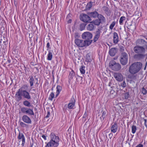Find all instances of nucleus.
<instances>
[{
	"instance_id": "obj_10",
	"label": "nucleus",
	"mask_w": 147,
	"mask_h": 147,
	"mask_svg": "<svg viewBox=\"0 0 147 147\" xmlns=\"http://www.w3.org/2000/svg\"><path fill=\"white\" fill-rule=\"evenodd\" d=\"M76 100L74 98H71L69 103L67 104V108L69 109H73L74 108Z\"/></svg>"
},
{
	"instance_id": "obj_16",
	"label": "nucleus",
	"mask_w": 147,
	"mask_h": 147,
	"mask_svg": "<svg viewBox=\"0 0 147 147\" xmlns=\"http://www.w3.org/2000/svg\"><path fill=\"white\" fill-rule=\"evenodd\" d=\"M111 131L113 133H116L118 130V126L116 122L114 123L111 127Z\"/></svg>"
},
{
	"instance_id": "obj_50",
	"label": "nucleus",
	"mask_w": 147,
	"mask_h": 147,
	"mask_svg": "<svg viewBox=\"0 0 147 147\" xmlns=\"http://www.w3.org/2000/svg\"><path fill=\"white\" fill-rule=\"evenodd\" d=\"M42 137L45 140H47V136L43 135H42Z\"/></svg>"
},
{
	"instance_id": "obj_29",
	"label": "nucleus",
	"mask_w": 147,
	"mask_h": 147,
	"mask_svg": "<svg viewBox=\"0 0 147 147\" xmlns=\"http://www.w3.org/2000/svg\"><path fill=\"white\" fill-rule=\"evenodd\" d=\"M85 67L84 65H82L80 68V73L82 74H84L85 72Z\"/></svg>"
},
{
	"instance_id": "obj_39",
	"label": "nucleus",
	"mask_w": 147,
	"mask_h": 147,
	"mask_svg": "<svg viewBox=\"0 0 147 147\" xmlns=\"http://www.w3.org/2000/svg\"><path fill=\"white\" fill-rule=\"evenodd\" d=\"M125 98V99H127L130 96L129 93L128 92L125 93L124 94Z\"/></svg>"
},
{
	"instance_id": "obj_9",
	"label": "nucleus",
	"mask_w": 147,
	"mask_h": 147,
	"mask_svg": "<svg viewBox=\"0 0 147 147\" xmlns=\"http://www.w3.org/2000/svg\"><path fill=\"white\" fill-rule=\"evenodd\" d=\"M136 43L138 45L143 47L145 49L147 48V42L143 39H138L136 40Z\"/></svg>"
},
{
	"instance_id": "obj_13",
	"label": "nucleus",
	"mask_w": 147,
	"mask_h": 147,
	"mask_svg": "<svg viewBox=\"0 0 147 147\" xmlns=\"http://www.w3.org/2000/svg\"><path fill=\"white\" fill-rule=\"evenodd\" d=\"M17 138L19 140V142H20V140L21 139L22 140V145L23 146H24L25 144V138L24 135L22 133L19 132Z\"/></svg>"
},
{
	"instance_id": "obj_5",
	"label": "nucleus",
	"mask_w": 147,
	"mask_h": 147,
	"mask_svg": "<svg viewBox=\"0 0 147 147\" xmlns=\"http://www.w3.org/2000/svg\"><path fill=\"white\" fill-rule=\"evenodd\" d=\"M75 42L76 44L79 47H86L91 44L92 41L84 40L77 38L75 40Z\"/></svg>"
},
{
	"instance_id": "obj_47",
	"label": "nucleus",
	"mask_w": 147,
	"mask_h": 147,
	"mask_svg": "<svg viewBox=\"0 0 147 147\" xmlns=\"http://www.w3.org/2000/svg\"><path fill=\"white\" fill-rule=\"evenodd\" d=\"M46 47L48 49H50L51 48L50 47V44L49 42H48L47 43Z\"/></svg>"
},
{
	"instance_id": "obj_12",
	"label": "nucleus",
	"mask_w": 147,
	"mask_h": 147,
	"mask_svg": "<svg viewBox=\"0 0 147 147\" xmlns=\"http://www.w3.org/2000/svg\"><path fill=\"white\" fill-rule=\"evenodd\" d=\"M81 20L85 22H90L91 20L88 15L86 14H84L80 18Z\"/></svg>"
},
{
	"instance_id": "obj_43",
	"label": "nucleus",
	"mask_w": 147,
	"mask_h": 147,
	"mask_svg": "<svg viewBox=\"0 0 147 147\" xmlns=\"http://www.w3.org/2000/svg\"><path fill=\"white\" fill-rule=\"evenodd\" d=\"M142 92L144 95H145L146 94L147 91L144 87H143L142 88Z\"/></svg>"
},
{
	"instance_id": "obj_55",
	"label": "nucleus",
	"mask_w": 147,
	"mask_h": 147,
	"mask_svg": "<svg viewBox=\"0 0 147 147\" xmlns=\"http://www.w3.org/2000/svg\"><path fill=\"white\" fill-rule=\"evenodd\" d=\"M7 61L9 63L11 62V60L9 59H8Z\"/></svg>"
},
{
	"instance_id": "obj_49",
	"label": "nucleus",
	"mask_w": 147,
	"mask_h": 147,
	"mask_svg": "<svg viewBox=\"0 0 147 147\" xmlns=\"http://www.w3.org/2000/svg\"><path fill=\"white\" fill-rule=\"evenodd\" d=\"M74 36L75 38H78L79 37V36L78 35V34L77 33H75Z\"/></svg>"
},
{
	"instance_id": "obj_60",
	"label": "nucleus",
	"mask_w": 147,
	"mask_h": 147,
	"mask_svg": "<svg viewBox=\"0 0 147 147\" xmlns=\"http://www.w3.org/2000/svg\"><path fill=\"white\" fill-rule=\"evenodd\" d=\"M52 0H50L51 1H52Z\"/></svg>"
},
{
	"instance_id": "obj_59",
	"label": "nucleus",
	"mask_w": 147,
	"mask_h": 147,
	"mask_svg": "<svg viewBox=\"0 0 147 147\" xmlns=\"http://www.w3.org/2000/svg\"><path fill=\"white\" fill-rule=\"evenodd\" d=\"M134 136V135H132V137H131V138H133V137Z\"/></svg>"
},
{
	"instance_id": "obj_54",
	"label": "nucleus",
	"mask_w": 147,
	"mask_h": 147,
	"mask_svg": "<svg viewBox=\"0 0 147 147\" xmlns=\"http://www.w3.org/2000/svg\"><path fill=\"white\" fill-rule=\"evenodd\" d=\"M112 83L111 82H109V84H108L109 86H111V88H112Z\"/></svg>"
},
{
	"instance_id": "obj_6",
	"label": "nucleus",
	"mask_w": 147,
	"mask_h": 147,
	"mask_svg": "<svg viewBox=\"0 0 147 147\" xmlns=\"http://www.w3.org/2000/svg\"><path fill=\"white\" fill-rule=\"evenodd\" d=\"M128 57V54L125 52H123L121 54L120 57V62L123 65H125L127 63Z\"/></svg>"
},
{
	"instance_id": "obj_17",
	"label": "nucleus",
	"mask_w": 147,
	"mask_h": 147,
	"mask_svg": "<svg viewBox=\"0 0 147 147\" xmlns=\"http://www.w3.org/2000/svg\"><path fill=\"white\" fill-rule=\"evenodd\" d=\"M113 41L114 44H117L119 41V37L118 34L116 32L113 33Z\"/></svg>"
},
{
	"instance_id": "obj_36",
	"label": "nucleus",
	"mask_w": 147,
	"mask_h": 147,
	"mask_svg": "<svg viewBox=\"0 0 147 147\" xmlns=\"http://www.w3.org/2000/svg\"><path fill=\"white\" fill-rule=\"evenodd\" d=\"M115 22H113L110 24L109 26V28L111 30H112L115 25Z\"/></svg>"
},
{
	"instance_id": "obj_3",
	"label": "nucleus",
	"mask_w": 147,
	"mask_h": 147,
	"mask_svg": "<svg viewBox=\"0 0 147 147\" xmlns=\"http://www.w3.org/2000/svg\"><path fill=\"white\" fill-rule=\"evenodd\" d=\"M51 140L47 143L45 147H57L59 145V138L56 136L53 133H51L50 135Z\"/></svg>"
},
{
	"instance_id": "obj_46",
	"label": "nucleus",
	"mask_w": 147,
	"mask_h": 147,
	"mask_svg": "<svg viewBox=\"0 0 147 147\" xmlns=\"http://www.w3.org/2000/svg\"><path fill=\"white\" fill-rule=\"evenodd\" d=\"M67 108V104H66L63 107V109L64 111H66Z\"/></svg>"
},
{
	"instance_id": "obj_1",
	"label": "nucleus",
	"mask_w": 147,
	"mask_h": 147,
	"mask_svg": "<svg viewBox=\"0 0 147 147\" xmlns=\"http://www.w3.org/2000/svg\"><path fill=\"white\" fill-rule=\"evenodd\" d=\"M28 88V86L27 85L24 84L18 90L15 95L17 101L21 100L22 97L27 100L31 98L30 93L26 90Z\"/></svg>"
},
{
	"instance_id": "obj_11",
	"label": "nucleus",
	"mask_w": 147,
	"mask_h": 147,
	"mask_svg": "<svg viewBox=\"0 0 147 147\" xmlns=\"http://www.w3.org/2000/svg\"><path fill=\"white\" fill-rule=\"evenodd\" d=\"M114 77L115 79L118 81L121 82L123 80L122 75L119 73H115L113 74Z\"/></svg>"
},
{
	"instance_id": "obj_30",
	"label": "nucleus",
	"mask_w": 147,
	"mask_h": 147,
	"mask_svg": "<svg viewBox=\"0 0 147 147\" xmlns=\"http://www.w3.org/2000/svg\"><path fill=\"white\" fill-rule=\"evenodd\" d=\"M93 22V24L97 26H98L100 25V23H101L100 22V21L98 19L95 20L92 22Z\"/></svg>"
},
{
	"instance_id": "obj_4",
	"label": "nucleus",
	"mask_w": 147,
	"mask_h": 147,
	"mask_svg": "<svg viewBox=\"0 0 147 147\" xmlns=\"http://www.w3.org/2000/svg\"><path fill=\"white\" fill-rule=\"evenodd\" d=\"M142 66V63L138 62L131 64L129 68V73L131 74H135L138 73L141 69Z\"/></svg>"
},
{
	"instance_id": "obj_56",
	"label": "nucleus",
	"mask_w": 147,
	"mask_h": 147,
	"mask_svg": "<svg viewBox=\"0 0 147 147\" xmlns=\"http://www.w3.org/2000/svg\"><path fill=\"white\" fill-rule=\"evenodd\" d=\"M71 20H69L68 21V23H71Z\"/></svg>"
},
{
	"instance_id": "obj_37",
	"label": "nucleus",
	"mask_w": 147,
	"mask_h": 147,
	"mask_svg": "<svg viewBox=\"0 0 147 147\" xmlns=\"http://www.w3.org/2000/svg\"><path fill=\"white\" fill-rule=\"evenodd\" d=\"M54 94L53 93L51 92V94H50L49 97V100H52L53 98H54Z\"/></svg>"
},
{
	"instance_id": "obj_24",
	"label": "nucleus",
	"mask_w": 147,
	"mask_h": 147,
	"mask_svg": "<svg viewBox=\"0 0 147 147\" xmlns=\"http://www.w3.org/2000/svg\"><path fill=\"white\" fill-rule=\"evenodd\" d=\"M116 52L115 48H111L109 51V53L111 56H113L115 55Z\"/></svg>"
},
{
	"instance_id": "obj_26",
	"label": "nucleus",
	"mask_w": 147,
	"mask_h": 147,
	"mask_svg": "<svg viewBox=\"0 0 147 147\" xmlns=\"http://www.w3.org/2000/svg\"><path fill=\"white\" fill-rule=\"evenodd\" d=\"M56 88V96H57L61 91L62 88L61 86L59 85L57 86Z\"/></svg>"
},
{
	"instance_id": "obj_44",
	"label": "nucleus",
	"mask_w": 147,
	"mask_h": 147,
	"mask_svg": "<svg viewBox=\"0 0 147 147\" xmlns=\"http://www.w3.org/2000/svg\"><path fill=\"white\" fill-rule=\"evenodd\" d=\"M20 125L22 127H27L28 125L24 123L21 122L20 123Z\"/></svg>"
},
{
	"instance_id": "obj_19",
	"label": "nucleus",
	"mask_w": 147,
	"mask_h": 147,
	"mask_svg": "<svg viewBox=\"0 0 147 147\" xmlns=\"http://www.w3.org/2000/svg\"><path fill=\"white\" fill-rule=\"evenodd\" d=\"M88 14L90 17L94 18H96L98 17V15L99 14L96 11L90 12L88 13Z\"/></svg>"
},
{
	"instance_id": "obj_7",
	"label": "nucleus",
	"mask_w": 147,
	"mask_h": 147,
	"mask_svg": "<svg viewBox=\"0 0 147 147\" xmlns=\"http://www.w3.org/2000/svg\"><path fill=\"white\" fill-rule=\"evenodd\" d=\"M109 65L110 67L115 71H119L121 68V65L119 63H116L114 60L110 61Z\"/></svg>"
},
{
	"instance_id": "obj_42",
	"label": "nucleus",
	"mask_w": 147,
	"mask_h": 147,
	"mask_svg": "<svg viewBox=\"0 0 147 147\" xmlns=\"http://www.w3.org/2000/svg\"><path fill=\"white\" fill-rule=\"evenodd\" d=\"M119 49H120V51L123 52H124V51L125 49V46H120L119 47Z\"/></svg>"
},
{
	"instance_id": "obj_18",
	"label": "nucleus",
	"mask_w": 147,
	"mask_h": 147,
	"mask_svg": "<svg viewBox=\"0 0 147 147\" xmlns=\"http://www.w3.org/2000/svg\"><path fill=\"white\" fill-rule=\"evenodd\" d=\"M28 82L30 84V86L32 87L34 84V83L35 80L33 77L32 76H30L28 78Z\"/></svg>"
},
{
	"instance_id": "obj_58",
	"label": "nucleus",
	"mask_w": 147,
	"mask_h": 147,
	"mask_svg": "<svg viewBox=\"0 0 147 147\" xmlns=\"http://www.w3.org/2000/svg\"><path fill=\"white\" fill-rule=\"evenodd\" d=\"M32 147V145H30V146H29V147Z\"/></svg>"
},
{
	"instance_id": "obj_27",
	"label": "nucleus",
	"mask_w": 147,
	"mask_h": 147,
	"mask_svg": "<svg viewBox=\"0 0 147 147\" xmlns=\"http://www.w3.org/2000/svg\"><path fill=\"white\" fill-rule=\"evenodd\" d=\"M53 57V54L52 53L49 51L48 54L47 55V59L48 60H51Z\"/></svg>"
},
{
	"instance_id": "obj_53",
	"label": "nucleus",
	"mask_w": 147,
	"mask_h": 147,
	"mask_svg": "<svg viewBox=\"0 0 147 147\" xmlns=\"http://www.w3.org/2000/svg\"><path fill=\"white\" fill-rule=\"evenodd\" d=\"M143 146L142 144H139L136 146V147H143Z\"/></svg>"
},
{
	"instance_id": "obj_22",
	"label": "nucleus",
	"mask_w": 147,
	"mask_h": 147,
	"mask_svg": "<svg viewBox=\"0 0 147 147\" xmlns=\"http://www.w3.org/2000/svg\"><path fill=\"white\" fill-rule=\"evenodd\" d=\"M95 2H92L91 1H90L89 2H88L86 5V9L87 10H89L92 7L93 4H94Z\"/></svg>"
},
{
	"instance_id": "obj_33",
	"label": "nucleus",
	"mask_w": 147,
	"mask_h": 147,
	"mask_svg": "<svg viewBox=\"0 0 147 147\" xmlns=\"http://www.w3.org/2000/svg\"><path fill=\"white\" fill-rule=\"evenodd\" d=\"M75 75V73L73 70H72L69 73V77L70 79H72Z\"/></svg>"
},
{
	"instance_id": "obj_15",
	"label": "nucleus",
	"mask_w": 147,
	"mask_h": 147,
	"mask_svg": "<svg viewBox=\"0 0 147 147\" xmlns=\"http://www.w3.org/2000/svg\"><path fill=\"white\" fill-rule=\"evenodd\" d=\"M22 119L23 121L28 124H31L32 123L30 119L27 115H24L22 117Z\"/></svg>"
},
{
	"instance_id": "obj_2",
	"label": "nucleus",
	"mask_w": 147,
	"mask_h": 147,
	"mask_svg": "<svg viewBox=\"0 0 147 147\" xmlns=\"http://www.w3.org/2000/svg\"><path fill=\"white\" fill-rule=\"evenodd\" d=\"M134 52L136 53L134 56L135 59L139 61L147 57V54H145L146 49L143 47L137 45L133 48Z\"/></svg>"
},
{
	"instance_id": "obj_51",
	"label": "nucleus",
	"mask_w": 147,
	"mask_h": 147,
	"mask_svg": "<svg viewBox=\"0 0 147 147\" xmlns=\"http://www.w3.org/2000/svg\"><path fill=\"white\" fill-rule=\"evenodd\" d=\"M144 125L146 127H147V125L146 124L147 120L146 119H144Z\"/></svg>"
},
{
	"instance_id": "obj_62",
	"label": "nucleus",
	"mask_w": 147,
	"mask_h": 147,
	"mask_svg": "<svg viewBox=\"0 0 147 147\" xmlns=\"http://www.w3.org/2000/svg\"><path fill=\"white\" fill-rule=\"evenodd\" d=\"M146 40H147V38H146Z\"/></svg>"
},
{
	"instance_id": "obj_25",
	"label": "nucleus",
	"mask_w": 147,
	"mask_h": 147,
	"mask_svg": "<svg viewBox=\"0 0 147 147\" xmlns=\"http://www.w3.org/2000/svg\"><path fill=\"white\" fill-rule=\"evenodd\" d=\"M26 113L30 115H34L32 109H28L27 108Z\"/></svg>"
},
{
	"instance_id": "obj_40",
	"label": "nucleus",
	"mask_w": 147,
	"mask_h": 147,
	"mask_svg": "<svg viewBox=\"0 0 147 147\" xmlns=\"http://www.w3.org/2000/svg\"><path fill=\"white\" fill-rule=\"evenodd\" d=\"M104 9H105V10L106 11V14H107L108 15H109L110 12V11L108 8L107 7H104Z\"/></svg>"
},
{
	"instance_id": "obj_28",
	"label": "nucleus",
	"mask_w": 147,
	"mask_h": 147,
	"mask_svg": "<svg viewBox=\"0 0 147 147\" xmlns=\"http://www.w3.org/2000/svg\"><path fill=\"white\" fill-rule=\"evenodd\" d=\"M23 105L25 106L30 107L31 106L30 103L27 100H25L23 102Z\"/></svg>"
},
{
	"instance_id": "obj_41",
	"label": "nucleus",
	"mask_w": 147,
	"mask_h": 147,
	"mask_svg": "<svg viewBox=\"0 0 147 147\" xmlns=\"http://www.w3.org/2000/svg\"><path fill=\"white\" fill-rule=\"evenodd\" d=\"M102 111V118L103 119V120L106 116V111Z\"/></svg>"
},
{
	"instance_id": "obj_8",
	"label": "nucleus",
	"mask_w": 147,
	"mask_h": 147,
	"mask_svg": "<svg viewBox=\"0 0 147 147\" xmlns=\"http://www.w3.org/2000/svg\"><path fill=\"white\" fill-rule=\"evenodd\" d=\"M82 38L84 40H91L92 37V34L88 32H84L81 36Z\"/></svg>"
},
{
	"instance_id": "obj_38",
	"label": "nucleus",
	"mask_w": 147,
	"mask_h": 147,
	"mask_svg": "<svg viewBox=\"0 0 147 147\" xmlns=\"http://www.w3.org/2000/svg\"><path fill=\"white\" fill-rule=\"evenodd\" d=\"M137 75L132 74L130 78L132 80H136L137 79Z\"/></svg>"
},
{
	"instance_id": "obj_45",
	"label": "nucleus",
	"mask_w": 147,
	"mask_h": 147,
	"mask_svg": "<svg viewBox=\"0 0 147 147\" xmlns=\"http://www.w3.org/2000/svg\"><path fill=\"white\" fill-rule=\"evenodd\" d=\"M122 86L123 88H125L126 86V83L125 82V81H123V82L121 83L120 84V85Z\"/></svg>"
},
{
	"instance_id": "obj_20",
	"label": "nucleus",
	"mask_w": 147,
	"mask_h": 147,
	"mask_svg": "<svg viewBox=\"0 0 147 147\" xmlns=\"http://www.w3.org/2000/svg\"><path fill=\"white\" fill-rule=\"evenodd\" d=\"M87 29L89 31L93 30L94 29V26L93 22H90L86 26Z\"/></svg>"
},
{
	"instance_id": "obj_32",
	"label": "nucleus",
	"mask_w": 147,
	"mask_h": 147,
	"mask_svg": "<svg viewBox=\"0 0 147 147\" xmlns=\"http://www.w3.org/2000/svg\"><path fill=\"white\" fill-rule=\"evenodd\" d=\"M125 20V17L124 16L121 17L119 20V23L120 25H122L123 24V21Z\"/></svg>"
},
{
	"instance_id": "obj_63",
	"label": "nucleus",
	"mask_w": 147,
	"mask_h": 147,
	"mask_svg": "<svg viewBox=\"0 0 147 147\" xmlns=\"http://www.w3.org/2000/svg\"><path fill=\"white\" fill-rule=\"evenodd\" d=\"M103 0V1H105V0Z\"/></svg>"
},
{
	"instance_id": "obj_52",
	"label": "nucleus",
	"mask_w": 147,
	"mask_h": 147,
	"mask_svg": "<svg viewBox=\"0 0 147 147\" xmlns=\"http://www.w3.org/2000/svg\"><path fill=\"white\" fill-rule=\"evenodd\" d=\"M109 138H111L113 136V134L112 133H110L109 134Z\"/></svg>"
},
{
	"instance_id": "obj_61",
	"label": "nucleus",
	"mask_w": 147,
	"mask_h": 147,
	"mask_svg": "<svg viewBox=\"0 0 147 147\" xmlns=\"http://www.w3.org/2000/svg\"><path fill=\"white\" fill-rule=\"evenodd\" d=\"M85 115V113L84 114V115Z\"/></svg>"
},
{
	"instance_id": "obj_14",
	"label": "nucleus",
	"mask_w": 147,
	"mask_h": 147,
	"mask_svg": "<svg viewBox=\"0 0 147 147\" xmlns=\"http://www.w3.org/2000/svg\"><path fill=\"white\" fill-rule=\"evenodd\" d=\"M101 32V31L99 29H98L96 31L95 35L93 40L94 42H95L98 40L100 36Z\"/></svg>"
},
{
	"instance_id": "obj_48",
	"label": "nucleus",
	"mask_w": 147,
	"mask_h": 147,
	"mask_svg": "<svg viewBox=\"0 0 147 147\" xmlns=\"http://www.w3.org/2000/svg\"><path fill=\"white\" fill-rule=\"evenodd\" d=\"M50 115V112L49 111H48L47 112V114L46 116V117L47 118L49 117Z\"/></svg>"
},
{
	"instance_id": "obj_35",
	"label": "nucleus",
	"mask_w": 147,
	"mask_h": 147,
	"mask_svg": "<svg viewBox=\"0 0 147 147\" xmlns=\"http://www.w3.org/2000/svg\"><path fill=\"white\" fill-rule=\"evenodd\" d=\"M28 108L24 107L21 108L20 109L21 112L24 113H26Z\"/></svg>"
},
{
	"instance_id": "obj_31",
	"label": "nucleus",
	"mask_w": 147,
	"mask_h": 147,
	"mask_svg": "<svg viewBox=\"0 0 147 147\" xmlns=\"http://www.w3.org/2000/svg\"><path fill=\"white\" fill-rule=\"evenodd\" d=\"M86 24L85 23H82L80 25V31H82L84 29Z\"/></svg>"
},
{
	"instance_id": "obj_23",
	"label": "nucleus",
	"mask_w": 147,
	"mask_h": 147,
	"mask_svg": "<svg viewBox=\"0 0 147 147\" xmlns=\"http://www.w3.org/2000/svg\"><path fill=\"white\" fill-rule=\"evenodd\" d=\"M117 95V93L115 91L112 90L110 91V96L112 98L115 97Z\"/></svg>"
},
{
	"instance_id": "obj_57",
	"label": "nucleus",
	"mask_w": 147,
	"mask_h": 147,
	"mask_svg": "<svg viewBox=\"0 0 147 147\" xmlns=\"http://www.w3.org/2000/svg\"><path fill=\"white\" fill-rule=\"evenodd\" d=\"M37 40H38V37H37V38H36V42H37Z\"/></svg>"
},
{
	"instance_id": "obj_34",
	"label": "nucleus",
	"mask_w": 147,
	"mask_h": 147,
	"mask_svg": "<svg viewBox=\"0 0 147 147\" xmlns=\"http://www.w3.org/2000/svg\"><path fill=\"white\" fill-rule=\"evenodd\" d=\"M131 129L132 133L133 134H135L137 130V127L136 126L134 125H132L131 127Z\"/></svg>"
},
{
	"instance_id": "obj_21",
	"label": "nucleus",
	"mask_w": 147,
	"mask_h": 147,
	"mask_svg": "<svg viewBox=\"0 0 147 147\" xmlns=\"http://www.w3.org/2000/svg\"><path fill=\"white\" fill-rule=\"evenodd\" d=\"M98 20L100 21L101 23L105 22L106 21V19L105 17L100 14H99L98 16Z\"/></svg>"
}]
</instances>
